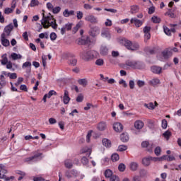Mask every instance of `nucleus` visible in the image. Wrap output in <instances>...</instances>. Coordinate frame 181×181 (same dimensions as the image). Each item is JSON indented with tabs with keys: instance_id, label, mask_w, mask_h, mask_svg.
I'll return each mask as SVG.
<instances>
[{
	"instance_id": "nucleus-1",
	"label": "nucleus",
	"mask_w": 181,
	"mask_h": 181,
	"mask_svg": "<svg viewBox=\"0 0 181 181\" xmlns=\"http://www.w3.org/2000/svg\"><path fill=\"white\" fill-rule=\"evenodd\" d=\"M121 45H123L126 47V49L128 50H132V52H135L139 49V45L136 42L132 43L130 40L123 38L120 40Z\"/></svg>"
},
{
	"instance_id": "nucleus-2",
	"label": "nucleus",
	"mask_w": 181,
	"mask_h": 181,
	"mask_svg": "<svg viewBox=\"0 0 181 181\" xmlns=\"http://www.w3.org/2000/svg\"><path fill=\"white\" fill-rule=\"evenodd\" d=\"M97 56V52L95 51H83L81 52L80 57L85 62H89V60H93V59H95Z\"/></svg>"
},
{
	"instance_id": "nucleus-3",
	"label": "nucleus",
	"mask_w": 181,
	"mask_h": 181,
	"mask_svg": "<svg viewBox=\"0 0 181 181\" xmlns=\"http://www.w3.org/2000/svg\"><path fill=\"white\" fill-rule=\"evenodd\" d=\"M50 21H56L53 16H45V13H42V20L41 21V24L42 26H45V25H47L48 23H50Z\"/></svg>"
},
{
	"instance_id": "nucleus-4",
	"label": "nucleus",
	"mask_w": 181,
	"mask_h": 181,
	"mask_svg": "<svg viewBox=\"0 0 181 181\" xmlns=\"http://www.w3.org/2000/svg\"><path fill=\"white\" fill-rule=\"evenodd\" d=\"M141 147L146 148L147 151L151 153L153 152L155 145H153V144H150L148 141H144L141 143Z\"/></svg>"
},
{
	"instance_id": "nucleus-5",
	"label": "nucleus",
	"mask_w": 181,
	"mask_h": 181,
	"mask_svg": "<svg viewBox=\"0 0 181 181\" xmlns=\"http://www.w3.org/2000/svg\"><path fill=\"white\" fill-rule=\"evenodd\" d=\"M139 62L136 61H131V60H127L125 62V64L122 66V69H127V66H129V67H132L133 69H136L138 67V64Z\"/></svg>"
},
{
	"instance_id": "nucleus-6",
	"label": "nucleus",
	"mask_w": 181,
	"mask_h": 181,
	"mask_svg": "<svg viewBox=\"0 0 181 181\" xmlns=\"http://www.w3.org/2000/svg\"><path fill=\"white\" fill-rule=\"evenodd\" d=\"M85 21H86V22H89L90 23H93V25L98 23V18L92 14L87 15L85 17Z\"/></svg>"
},
{
	"instance_id": "nucleus-7",
	"label": "nucleus",
	"mask_w": 181,
	"mask_h": 181,
	"mask_svg": "<svg viewBox=\"0 0 181 181\" xmlns=\"http://www.w3.org/2000/svg\"><path fill=\"white\" fill-rule=\"evenodd\" d=\"M68 63L69 66H76L77 64V59L74 54H69L67 56Z\"/></svg>"
},
{
	"instance_id": "nucleus-8",
	"label": "nucleus",
	"mask_w": 181,
	"mask_h": 181,
	"mask_svg": "<svg viewBox=\"0 0 181 181\" xmlns=\"http://www.w3.org/2000/svg\"><path fill=\"white\" fill-rule=\"evenodd\" d=\"M151 160L156 162V160H158V158H153L151 156L145 157L142 159V164L144 166H149Z\"/></svg>"
},
{
	"instance_id": "nucleus-9",
	"label": "nucleus",
	"mask_w": 181,
	"mask_h": 181,
	"mask_svg": "<svg viewBox=\"0 0 181 181\" xmlns=\"http://www.w3.org/2000/svg\"><path fill=\"white\" fill-rule=\"evenodd\" d=\"M1 45H3L4 47H8V46L11 45V43L9 42V40L6 39V35L5 33L1 34Z\"/></svg>"
},
{
	"instance_id": "nucleus-10",
	"label": "nucleus",
	"mask_w": 181,
	"mask_h": 181,
	"mask_svg": "<svg viewBox=\"0 0 181 181\" xmlns=\"http://www.w3.org/2000/svg\"><path fill=\"white\" fill-rule=\"evenodd\" d=\"M113 129L116 132H122V130L124 129V126L119 122H116L113 124Z\"/></svg>"
},
{
	"instance_id": "nucleus-11",
	"label": "nucleus",
	"mask_w": 181,
	"mask_h": 181,
	"mask_svg": "<svg viewBox=\"0 0 181 181\" xmlns=\"http://www.w3.org/2000/svg\"><path fill=\"white\" fill-rule=\"evenodd\" d=\"M51 26V28H52V29H57V23H56V20H54L51 22H49V23L47 24V25H44L43 28L44 29H49V27Z\"/></svg>"
},
{
	"instance_id": "nucleus-12",
	"label": "nucleus",
	"mask_w": 181,
	"mask_h": 181,
	"mask_svg": "<svg viewBox=\"0 0 181 181\" xmlns=\"http://www.w3.org/2000/svg\"><path fill=\"white\" fill-rule=\"evenodd\" d=\"M130 23H134L136 28H141V26H142V25L144 24V22L134 18L131 19Z\"/></svg>"
},
{
	"instance_id": "nucleus-13",
	"label": "nucleus",
	"mask_w": 181,
	"mask_h": 181,
	"mask_svg": "<svg viewBox=\"0 0 181 181\" xmlns=\"http://www.w3.org/2000/svg\"><path fill=\"white\" fill-rule=\"evenodd\" d=\"M42 153H36L34 156L25 158L26 162H31V160H37L38 158H40Z\"/></svg>"
},
{
	"instance_id": "nucleus-14",
	"label": "nucleus",
	"mask_w": 181,
	"mask_h": 181,
	"mask_svg": "<svg viewBox=\"0 0 181 181\" xmlns=\"http://www.w3.org/2000/svg\"><path fill=\"white\" fill-rule=\"evenodd\" d=\"M70 96L69 93L67 90H64V94L63 96V103L64 104H69L70 103Z\"/></svg>"
},
{
	"instance_id": "nucleus-15",
	"label": "nucleus",
	"mask_w": 181,
	"mask_h": 181,
	"mask_svg": "<svg viewBox=\"0 0 181 181\" xmlns=\"http://www.w3.org/2000/svg\"><path fill=\"white\" fill-rule=\"evenodd\" d=\"M144 122L141 120H136L134 122V128L136 129H142L144 128Z\"/></svg>"
},
{
	"instance_id": "nucleus-16",
	"label": "nucleus",
	"mask_w": 181,
	"mask_h": 181,
	"mask_svg": "<svg viewBox=\"0 0 181 181\" xmlns=\"http://www.w3.org/2000/svg\"><path fill=\"white\" fill-rule=\"evenodd\" d=\"M151 71L152 73H154V74H160V73H162V67L153 66L151 67Z\"/></svg>"
},
{
	"instance_id": "nucleus-17",
	"label": "nucleus",
	"mask_w": 181,
	"mask_h": 181,
	"mask_svg": "<svg viewBox=\"0 0 181 181\" xmlns=\"http://www.w3.org/2000/svg\"><path fill=\"white\" fill-rule=\"evenodd\" d=\"M148 84L153 87H156V86H158V84H160V80H159L158 78H154L148 81Z\"/></svg>"
},
{
	"instance_id": "nucleus-18",
	"label": "nucleus",
	"mask_w": 181,
	"mask_h": 181,
	"mask_svg": "<svg viewBox=\"0 0 181 181\" xmlns=\"http://www.w3.org/2000/svg\"><path fill=\"white\" fill-rule=\"evenodd\" d=\"M155 105H153V103L151 102L148 104L145 103L144 107L148 108V110H155V107H158V102H154Z\"/></svg>"
},
{
	"instance_id": "nucleus-19",
	"label": "nucleus",
	"mask_w": 181,
	"mask_h": 181,
	"mask_svg": "<svg viewBox=\"0 0 181 181\" xmlns=\"http://www.w3.org/2000/svg\"><path fill=\"white\" fill-rule=\"evenodd\" d=\"M90 35L91 36H95L96 33H98L100 32V28L97 26H91L90 25Z\"/></svg>"
},
{
	"instance_id": "nucleus-20",
	"label": "nucleus",
	"mask_w": 181,
	"mask_h": 181,
	"mask_svg": "<svg viewBox=\"0 0 181 181\" xmlns=\"http://www.w3.org/2000/svg\"><path fill=\"white\" fill-rule=\"evenodd\" d=\"M13 29V25L11 24L8 25L4 28V32L6 34V36H9L11 35V33L12 32V30Z\"/></svg>"
},
{
	"instance_id": "nucleus-21",
	"label": "nucleus",
	"mask_w": 181,
	"mask_h": 181,
	"mask_svg": "<svg viewBox=\"0 0 181 181\" xmlns=\"http://www.w3.org/2000/svg\"><path fill=\"white\" fill-rule=\"evenodd\" d=\"M163 57L164 59H169V57H172V52L170 50L165 49L162 52Z\"/></svg>"
},
{
	"instance_id": "nucleus-22",
	"label": "nucleus",
	"mask_w": 181,
	"mask_h": 181,
	"mask_svg": "<svg viewBox=\"0 0 181 181\" xmlns=\"http://www.w3.org/2000/svg\"><path fill=\"white\" fill-rule=\"evenodd\" d=\"M74 11L71 10L69 11V9H65L64 11L63 12V16L65 18H69V16H74Z\"/></svg>"
},
{
	"instance_id": "nucleus-23",
	"label": "nucleus",
	"mask_w": 181,
	"mask_h": 181,
	"mask_svg": "<svg viewBox=\"0 0 181 181\" xmlns=\"http://www.w3.org/2000/svg\"><path fill=\"white\" fill-rule=\"evenodd\" d=\"M64 166L66 169H71L73 168V161L70 159L65 160Z\"/></svg>"
},
{
	"instance_id": "nucleus-24",
	"label": "nucleus",
	"mask_w": 181,
	"mask_h": 181,
	"mask_svg": "<svg viewBox=\"0 0 181 181\" xmlns=\"http://www.w3.org/2000/svg\"><path fill=\"white\" fill-rule=\"evenodd\" d=\"M103 145L105 146L106 148H111V141L108 139H103L102 140Z\"/></svg>"
},
{
	"instance_id": "nucleus-25",
	"label": "nucleus",
	"mask_w": 181,
	"mask_h": 181,
	"mask_svg": "<svg viewBox=\"0 0 181 181\" xmlns=\"http://www.w3.org/2000/svg\"><path fill=\"white\" fill-rule=\"evenodd\" d=\"M100 54L102 56H107L108 54V48L106 46L100 47Z\"/></svg>"
},
{
	"instance_id": "nucleus-26",
	"label": "nucleus",
	"mask_w": 181,
	"mask_h": 181,
	"mask_svg": "<svg viewBox=\"0 0 181 181\" xmlns=\"http://www.w3.org/2000/svg\"><path fill=\"white\" fill-rule=\"evenodd\" d=\"M101 35L103 36V37H107V39H110V37H111L110 31L108 30H105V29L102 30Z\"/></svg>"
},
{
	"instance_id": "nucleus-27",
	"label": "nucleus",
	"mask_w": 181,
	"mask_h": 181,
	"mask_svg": "<svg viewBox=\"0 0 181 181\" xmlns=\"http://www.w3.org/2000/svg\"><path fill=\"white\" fill-rule=\"evenodd\" d=\"M107 128V124L104 122H101L98 124V129L99 131H105Z\"/></svg>"
},
{
	"instance_id": "nucleus-28",
	"label": "nucleus",
	"mask_w": 181,
	"mask_h": 181,
	"mask_svg": "<svg viewBox=\"0 0 181 181\" xmlns=\"http://www.w3.org/2000/svg\"><path fill=\"white\" fill-rule=\"evenodd\" d=\"M16 175H20V177L18 179V181L22 180V179H23V177H25V176H26V173H25L23 171L17 170L16 172Z\"/></svg>"
},
{
	"instance_id": "nucleus-29",
	"label": "nucleus",
	"mask_w": 181,
	"mask_h": 181,
	"mask_svg": "<svg viewBox=\"0 0 181 181\" xmlns=\"http://www.w3.org/2000/svg\"><path fill=\"white\" fill-rule=\"evenodd\" d=\"M120 139L122 142H128L129 140V136H128V134L123 133L120 135Z\"/></svg>"
},
{
	"instance_id": "nucleus-30",
	"label": "nucleus",
	"mask_w": 181,
	"mask_h": 181,
	"mask_svg": "<svg viewBox=\"0 0 181 181\" xmlns=\"http://www.w3.org/2000/svg\"><path fill=\"white\" fill-rule=\"evenodd\" d=\"M138 163L136 162H132L130 163V169L132 170V172H135L138 170Z\"/></svg>"
},
{
	"instance_id": "nucleus-31",
	"label": "nucleus",
	"mask_w": 181,
	"mask_h": 181,
	"mask_svg": "<svg viewBox=\"0 0 181 181\" xmlns=\"http://www.w3.org/2000/svg\"><path fill=\"white\" fill-rule=\"evenodd\" d=\"M78 84H80V86H83V87H87V84L88 83V82L87 81V79L86 78H83V79H79L78 81Z\"/></svg>"
},
{
	"instance_id": "nucleus-32",
	"label": "nucleus",
	"mask_w": 181,
	"mask_h": 181,
	"mask_svg": "<svg viewBox=\"0 0 181 181\" xmlns=\"http://www.w3.org/2000/svg\"><path fill=\"white\" fill-rule=\"evenodd\" d=\"M105 177L110 179L114 175H112V171L111 170L107 169L105 171Z\"/></svg>"
},
{
	"instance_id": "nucleus-33",
	"label": "nucleus",
	"mask_w": 181,
	"mask_h": 181,
	"mask_svg": "<svg viewBox=\"0 0 181 181\" xmlns=\"http://www.w3.org/2000/svg\"><path fill=\"white\" fill-rule=\"evenodd\" d=\"M86 152H88V157L91 155V149L88 147H84L81 150V153H86Z\"/></svg>"
},
{
	"instance_id": "nucleus-34",
	"label": "nucleus",
	"mask_w": 181,
	"mask_h": 181,
	"mask_svg": "<svg viewBox=\"0 0 181 181\" xmlns=\"http://www.w3.org/2000/svg\"><path fill=\"white\" fill-rule=\"evenodd\" d=\"M163 136H164V138H165V139H167V141L169 139V138H170V136H172V132H170V131L168 130L166 132H165L163 134Z\"/></svg>"
},
{
	"instance_id": "nucleus-35",
	"label": "nucleus",
	"mask_w": 181,
	"mask_h": 181,
	"mask_svg": "<svg viewBox=\"0 0 181 181\" xmlns=\"http://www.w3.org/2000/svg\"><path fill=\"white\" fill-rule=\"evenodd\" d=\"M11 57H12L13 60H18V59H22V55L18 54L15 52L12 53L11 54Z\"/></svg>"
},
{
	"instance_id": "nucleus-36",
	"label": "nucleus",
	"mask_w": 181,
	"mask_h": 181,
	"mask_svg": "<svg viewBox=\"0 0 181 181\" xmlns=\"http://www.w3.org/2000/svg\"><path fill=\"white\" fill-rule=\"evenodd\" d=\"M111 159L112 162H117L119 160V155H118V153H113L111 156Z\"/></svg>"
},
{
	"instance_id": "nucleus-37",
	"label": "nucleus",
	"mask_w": 181,
	"mask_h": 181,
	"mask_svg": "<svg viewBox=\"0 0 181 181\" xmlns=\"http://www.w3.org/2000/svg\"><path fill=\"white\" fill-rule=\"evenodd\" d=\"M162 152V148L160 147L157 146L154 150V153L156 155V156H160V153Z\"/></svg>"
},
{
	"instance_id": "nucleus-38",
	"label": "nucleus",
	"mask_w": 181,
	"mask_h": 181,
	"mask_svg": "<svg viewBox=\"0 0 181 181\" xmlns=\"http://www.w3.org/2000/svg\"><path fill=\"white\" fill-rule=\"evenodd\" d=\"M7 76H8V77H10V78H11V80H15V79L18 78V75L16 74V73H12V74L8 73V74H7Z\"/></svg>"
},
{
	"instance_id": "nucleus-39",
	"label": "nucleus",
	"mask_w": 181,
	"mask_h": 181,
	"mask_svg": "<svg viewBox=\"0 0 181 181\" xmlns=\"http://www.w3.org/2000/svg\"><path fill=\"white\" fill-rule=\"evenodd\" d=\"M127 149L128 146L125 145H120L119 146L117 151H119V152H124V151H127Z\"/></svg>"
},
{
	"instance_id": "nucleus-40",
	"label": "nucleus",
	"mask_w": 181,
	"mask_h": 181,
	"mask_svg": "<svg viewBox=\"0 0 181 181\" xmlns=\"http://www.w3.org/2000/svg\"><path fill=\"white\" fill-rule=\"evenodd\" d=\"M81 162L83 165H88V158H87L86 156H83L81 159Z\"/></svg>"
},
{
	"instance_id": "nucleus-41",
	"label": "nucleus",
	"mask_w": 181,
	"mask_h": 181,
	"mask_svg": "<svg viewBox=\"0 0 181 181\" xmlns=\"http://www.w3.org/2000/svg\"><path fill=\"white\" fill-rule=\"evenodd\" d=\"M151 21L153 23H160V18H158V16H153Z\"/></svg>"
},
{
	"instance_id": "nucleus-42",
	"label": "nucleus",
	"mask_w": 181,
	"mask_h": 181,
	"mask_svg": "<svg viewBox=\"0 0 181 181\" xmlns=\"http://www.w3.org/2000/svg\"><path fill=\"white\" fill-rule=\"evenodd\" d=\"M165 16H169L170 18H176V14L172 13V11L170 10L169 11H167L165 13Z\"/></svg>"
},
{
	"instance_id": "nucleus-43",
	"label": "nucleus",
	"mask_w": 181,
	"mask_h": 181,
	"mask_svg": "<svg viewBox=\"0 0 181 181\" xmlns=\"http://www.w3.org/2000/svg\"><path fill=\"white\" fill-rule=\"evenodd\" d=\"M60 11H62V8L60 6H57V7H54V8H52V13L54 14H57L59 13V12H60Z\"/></svg>"
},
{
	"instance_id": "nucleus-44",
	"label": "nucleus",
	"mask_w": 181,
	"mask_h": 181,
	"mask_svg": "<svg viewBox=\"0 0 181 181\" xmlns=\"http://www.w3.org/2000/svg\"><path fill=\"white\" fill-rule=\"evenodd\" d=\"M125 168H126V166H125V164L124 163H120L118 166V169L119 172H125Z\"/></svg>"
},
{
	"instance_id": "nucleus-45",
	"label": "nucleus",
	"mask_w": 181,
	"mask_h": 181,
	"mask_svg": "<svg viewBox=\"0 0 181 181\" xmlns=\"http://www.w3.org/2000/svg\"><path fill=\"white\" fill-rule=\"evenodd\" d=\"M139 8L138 7V6H132L131 7V12L132 13H136V12H138Z\"/></svg>"
},
{
	"instance_id": "nucleus-46",
	"label": "nucleus",
	"mask_w": 181,
	"mask_h": 181,
	"mask_svg": "<svg viewBox=\"0 0 181 181\" xmlns=\"http://www.w3.org/2000/svg\"><path fill=\"white\" fill-rule=\"evenodd\" d=\"M168 128V120L166 119H164L162 120V129H166Z\"/></svg>"
},
{
	"instance_id": "nucleus-47",
	"label": "nucleus",
	"mask_w": 181,
	"mask_h": 181,
	"mask_svg": "<svg viewBox=\"0 0 181 181\" xmlns=\"http://www.w3.org/2000/svg\"><path fill=\"white\" fill-rule=\"evenodd\" d=\"M83 13L82 11H77L76 12V18L78 21L83 19Z\"/></svg>"
},
{
	"instance_id": "nucleus-48",
	"label": "nucleus",
	"mask_w": 181,
	"mask_h": 181,
	"mask_svg": "<svg viewBox=\"0 0 181 181\" xmlns=\"http://www.w3.org/2000/svg\"><path fill=\"white\" fill-rule=\"evenodd\" d=\"M119 84H120V86H122L124 88H127V87H128V84H127V82L124 79H121L119 81Z\"/></svg>"
},
{
	"instance_id": "nucleus-49",
	"label": "nucleus",
	"mask_w": 181,
	"mask_h": 181,
	"mask_svg": "<svg viewBox=\"0 0 181 181\" xmlns=\"http://www.w3.org/2000/svg\"><path fill=\"white\" fill-rule=\"evenodd\" d=\"M83 100H84V96L82 94H79L76 98L77 103H82Z\"/></svg>"
},
{
	"instance_id": "nucleus-50",
	"label": "nucleus",
	"mask_w": 181,
	"mask_h": 181,
	"mask_svg": "<svg viewBox=\"0 0 181 181\" xmlns=\"http://www.w3.org/2000/svg\"><path fill=\"white\" fill-rule=\"evenodd\" d=\"M143 32L144 34L151 33V27L146 26L143 29Z\"/></svg>"
},
{
	"instance_id": "nucleus-51",
	"label": "nucleus",
	"mask_w": 181,
	"mask_h": 181,
	"mask_svg": "<svg viewBox=\"0 0 181 181\" xmlns=\"http://www.w3.org/2000/svg\"><path fill=\"white\" fill-rule=\"evenodd\" d=\"M110 181H119V177H118V175H113V176L110 178Z\"/></svg>"
},
{
	"instance_id": "nucleus-52",
	"label": "nucleus",
	"mask_w": 181,
	"mask_h": 181,
	"mask_svg": "<svg viewBox=\"0 0 181 181\" xmlns=\"http://www.w3.org/2000/svg\"><path fill=\"white\" fill-rule=\"evenodd\" d=\"M37 5H39V1L37 0H32L30 2V6L33 7V6H37Z\"/></svg>"
},
{
	"instance_id": "nucleus-53",
	"label": "nucleus",
	"mask_w": 181,
	"mask_h": 181,
	"mask_svg": "<svg viewBox=\"0 0 181 181\" xmlns=\"http://www.w3.org/2000/svg\"><path fill=\"white\" fill-rule=\"evenodd\" d=\"M12 12H13V9L11 8H6L4 10V13H6V15H9V13H12Z\"/></svg>"
},
{
	"instance_id": "nucleus-54",
	"label": "nucleus",
	"mask_w": 181,
	"mask_h": 181,
	"mask_svg": "<svg viewBox=\"0 0 181 181\" xmlns=\"http://www.w3.org/2000/svg\"><path fill=\"white\" fill-rule=\"evenodd\" d=\"M95 64L97 66H103V64H104V60H103L101 59H98L96 60Z\"/></svg>"
},
{
	"instance_id": "nucleus-55",
	"label": "nucleus",
	"mask_w": 181,
	"mask_h": 181,
	"mask_svg": "<svg viewBox=\"0 0 181 181\" xmlns=\"http://www.w3.org/2000/svg\"><path fill=\"white\" fill-rule=\"evenodd\" d=\"M26 67H32V63H30V62H25L22 68L25 69Z\"/></svg>"
},
{
	"instance_id": "nucleus-56",
	"label": "nucleus",
	"mask_w": 181,
	"mask_h": 181,
	"mask_svg": "<svg viewBox=\"0 0 181 181\" xmlns=\"http://www.w3.org/2000/svg\"><path fill=\"white\" fill-rule=\"evenodd\" d=\"M6 86V81L3 79L0 81V90H2L3 87H5Z\"/></svg>"
},
{
	"instance_id": "nucleus-57",
	"label": "nucleus",
	"mask_w": 181,
	"mask_h": 181,
	"mask_svg": "<svg viewBox=\"0 0 181 181\" xmlns=\"http://www.w3.org/2000/svg\"><path fill=\"white\" fill-rule=\"evenodd\" d=\"M20 90L22 91H25V93H28V86L26 85H21Z\"/></svg>"
},
{
	"instance_id": "nucleus-58",
	"label": "nucleus",
	"mask_w": 181,
	"mask_h": 181,
	"mask_svg": "<svg viewBox=\"0 0 181 181\" xmlns=\"http://www.w3.org/2000/svg\"><path fill=\"white\" fill-rule=\"evenodd\" d=\"M149 39H151V33L144 34V42H148V40H149Z\"/></svg>"
},
{
	"instance_id": "nucleus-59",
	"label": "nucleus",
	"mask_w": 181,
	"mask_h": 181,
	"mask_svg": "<svg viewBox=\"0 0 181 181\" xmlns=\"http://www.w3.org/2000/svg\"><path fill=\"white\" fill-rule=\"evenodd\" d=\"M49 37L51 40H54L55 39H57V35H56L55 33H52L49 35Z\"/></svg>"
},
{
	"instance_id": "nucleus-60",
	"label": "nucleus",
	"mask_w": 181,
	"mask_h": 181,
	"mask_svg": "<svg viewBox=\"0 0 181 181\" xmlns=\"http://www.w3.org/2000/svg\"><path fill=\"white\" fill-rule=\"evenodd\" d=\"M8 63H9V62H8V57L3 58V59L1 60V64L3 66H5L6 64H8Z\"/></svg>"
},
{
	"instance_id": "nucleus-61",
	"label": "nucleus",
	"mask_w": 181,
	"mask_h": 181,
	"mask_svg": "<svg viewBox=\"0 0 181 181\" xmlns=\"http://www.w3.org/2000/svg\"><path fill=\"white\" fill-rule=\"evenodd\" d=\"M164 32H165V35H167L168 36H170V35H171L170 30H169V28H168L167 27L164 28Z\"/></svg>"
},
{
	"instance_id": "nucleus-62",
	"label": "nucleus",
	"mask_w": 181,
	"mask_h": 181,
	"mask_svg": "<svg viewBox=\"0 0 181 181\" xmlns=\"http://www.w3.org/2000/svg\"><path fill=\"white\" fill-rule=\"evenodd\" d=\"M4 181L15 180V177L14 176L7 177L6 175V177H4Z\"/></svg>"
},
{
	"instance_id": "nucleus-63",
	"label": "nucleus",
	"mask_w": 181,
	"mask_h": 181,
	"mask_svg": "<svg viewBox=\"0 0 181 181\" xmlns=\"http://www.w3.org/2000/svg\"><path fill=\"white\" fill-rule=\"evenodd\" d=\"M47 9H49V11H52L54 7L53 6V4H52V3L49 2L47 4Z\"/></svg>"
},
{
	"instance_id": "nucleus-64",
	"label": "nucleus",
	"mask_w": 181,
	"mask_h": 181,
	"mask_svg": "<svg viewBox=\"0 0 181 181\" xmlns=\"http://www.w3.org/2000/svg\"><path fill=\"white\" fill-rule=\"evenodd\" d=\"M72 26H73V24L68 23L65 25L64 28H66V30H71Z\"/></svg>"
}]
</instances>
